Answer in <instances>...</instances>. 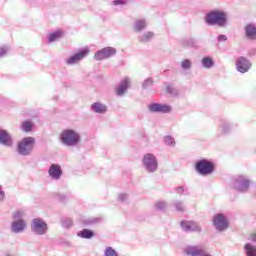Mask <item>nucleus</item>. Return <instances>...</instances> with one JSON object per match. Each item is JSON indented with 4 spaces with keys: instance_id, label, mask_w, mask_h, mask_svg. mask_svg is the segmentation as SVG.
<instances>
[{
    "instance_id": "bb28decb",
    "label": "nucleus",
    "mask_w": 256,
    "mask_h": 256,
    "mask_svg": "<svg viewBox=\"0 0 256 256\" xmlns=\"http://www.w3.org/2000/svg\"><path fill=\"white\" fill-rule=\"evenodd\" d=\"M61 37H63V31L58 30V31H55V32L49 34L48 41H49V43H53L55 41H58V39H61Z\"/></svg>"
},
{
    "instance_id": "0eeeda50",
    "label": "nucleus",
    "mask_w": 256,
    "mask_h": 256,
    "mask_svg": "<svg viewBox=\"0 0 256 256\" xmlns=\"http://www.w3.org/2000/svg\"><path fill=\"white\" fill-rule=\"evenodd\" d=\"M212 223L214 225V229L219 233H223L229 229V219L224 214L218 213L214 215Z\"/></svg>"
},
{
    "instance_id": "a18cd8bd",
    "label": "nucleus",
    "mask_w": 256,
    "mask_h": 256,
    "mask_svg": "<svg viewBox=\"0 0 256 256\" xmlns=\"http://www.w3.org/2000/svg\"><path fill=\"white\" fill-rule=\"evenodd\" d=\"M5 201V191L1 190L0 186V202Z\"/></svg>"
},
{
    "instance_id": "c756f323",
    "label": "nucleus",
    "mask_w": 256,
    "mask_h": 256,
    "mask_svg": "<svg viewBox=\"0 0 256 256\" xmlns=\"http://www.w3.org/2000/svg\"><path fill=\"white\" fill-rule=\"evenodd\" d=\"M21 129L24 133H29V131L33 129V123H31V121H25L21 124Z\"/></svg>"
},
{
    "instance_id": "4c0bfd02",
    "label": "nucleus",
    "mask_w": 256,
    "mask_h": 256,
    "mask_svg": "<svg viewBox=\"0 0 256 256\" xmlns=\"http://www.w3.org/2000/svg\"><path fill=\"white\" fill-rule=\"evenodd\" d=\"M101 221V218H89L85 221V225H95V223H99Z\"/></svg>"
},
{
    "instance_id": "cd10ccee",
    "label": "nucleus",
    "mask_w": 256,
    "mask_h": 256,
    "mask_svg": "<svg viewBox=\"0 0 256 256\" xmlns=\"http://www.w3.org/2000/svg\"><path fill=\"white\" fill-rule=\"evenodd\" d=\"M166 93H168V95H170V97H178L179 96V91L172 84L166 85Z\"/></svg>"
},
{
    "instance_id": "f704fd0d",
    "label": "nucleus",
    "mask_w": 256,
    "mask_h": 256,
    "mask_svg": "<svg viewBox=\"0 0 256 256\" xmlns=\"http://www.w3.org/2000/svg\"><path fill=\"white\" fill-rule=\"evenodd\" d=\"M164 142L166 145L169 147H175V138L171 136H165L164 137Z\"/></svg>"
},
{
    "instance_id": "e433bc0d",
    "label": "nucleus",
    "mask_w": 256,
    "mask_h": 256,
    "mask_svg": "<svg viewBox=\"0 0 256 256\" xmlns=\"http://www.w3.org/2000/svg\"><path fill=\"white\" fill-rule=\"evenodd\" d=\"M149 87H153V78H147L142 84L144 89H149Z\"/></svg>"
},
{
    "instance_id": "5701e85b",
    "label": "nucleus",
    "mask_w": 256,
    "mask_h": 256,
    "mask_svg": "<svg viewBox=\"0 0 256 256\" xmlns=\"http://www.w3.org/2000/svg\"><path fill=\"white\" fill-rule=\"evenodd\" d=\"M77 235L78 237H81V239H93V237H95V232H93V230L85 228L79 231Z\"/></svg>"
},
{
    "instance_id": "dca6fc26",
    "label": "nucleus",
    "mask_w": 256,
    "mask_h": 256,
    "mask_svg": "<svg viewBox=\"0 0 256 256\" xmlns=\"http://www.w3.org/2000/svg\"><path fill=\"white\" fill-rule=\"evenodd\" d=\"M48 175L54 181H59L63 175V170L61 169V165L59 164H51L50 168L48 169Z\"/></svg>"
},
{
    "instance_id": "f03ea898",
    "label": "nucleus",
    "mask_w": 256,
    "mask_h": 256,
    "mask_svg": "<svg viewBox=\"0 0 256 256\" xmlns=\"http://www.w3.org/2000/svg\"><path fill=\"white\" fill-rule=\"evenodd\" d=\"M60 141L66 147H77L81 143V135L73 129H66L61 132Z\"/></svg>"
},
{
    "instance_id": "f8f14e48",
    "label": "nucleus",
    "mask_w": 256,
    "mask_h": 256,
    "mask_svg": "<svg viewBox=\"0 0 256 256\" xmlns=\"http://www.w3.org/2000/svg\"><path fill=\"white\" fill-rule=\"evenodd\" d=\"M253 64L246 57L240 56L236 60V69L239 73H248Z\"/></svg>"
},
{
    "instance_id": "58836bf2",
    "label": "nucleus",
    "mask_w": 256,
    "mask_h": 256,
    "mask_svg": "<svg viewBox=\"0 0 256 256\" xmlns=\"http://www.w3.org/2000/svg\"><path fill=\"white\" fill-rule=\"evenodd\" d=\"M9 53V46L0 47V57H5Z\"/></svg>"
},
{
    "instance_id": "a878e982",
    "label": "nucleus",
    "mask_w": 256,
    "mask_h": 256,
    "mask_svg": "<svg viewBox=\"0 0 256 256\" xmlns=\"http://www.w3.org/2000/svg\"><path fill=\"white\" fill-rule=\"evenodd\" d=\"M244 251L246 256H256V246L252 243H246L244 245Z\"/></svg>"
},
{
    "instance_id": "b1692460",
    "label": "nucleus",
    "mask_w": 256,
    "mask_h": 256,
    "mask_svg": "<svg viewBox=\"0 0 256 256\" xmlns=\"http://www.w3.org/2000/svg\"><path fill=\"white\" fill-rule=\"evenodd\" d=\"M153 37H155V33L148 31L138 36V41L140 43H149V41H151Z\"/></svg>"
},
{
    "instance_id": "412c9836",
    "label": "nucleus",
    "mask_w": 256,
    "mask_h": 256,
    "mask_svg": "<svg viewBox=\"0 0 256 256\" xmlns=\"http://www.w3.org/2000/svg\"><path fill=\"white\" fill-rule=\"evenodd\" d=\"M147 19H136L133 24L134 33H143L148 27Z\"/></svg>"
},
{
    "instance_id": "a19ab883",
    "label": "nucleus",
    "mask_w": 256,
    "mask_h": 256,
    "mask_svg": "<svg viewBox=\"0 0 256 256\" xmlns=\"http://www.w3.org/2000/svg\"><path fill=\"white\" fill-rule=\"evenodd\" d=\"M112 5H114V6L127 5V1H125V0H114V1H112Z\"/></svg>"
},
{
    "instance_id": "c03bdc74",
    "label": "nucleus",
    "mask_w": 256,
    "mask_h": 256,
    "mask_svg": "<svg viewBox=\"0 0 256 256\" xmlns=\"http://www.w3.org/2000/svg\"><path fill=\"white\" fill-rule=\"evenodd\" d=\"M175 191H176V193H177L178 195H183V193L185 192V189H183V187H177V188L175 189Z\"/></svg>"
},
{
    "instance_id": "f3484780",
    "label": "nucleus",
    "mask_w": 256,
    "mask_h": 256,
    "mask_svg": "<svg viewBox=\"0 0 256 256\" xmlns=\"http://www.w3.org/2000/svg\"><path fill=\"white\" fill-rule=\"evenodd\" d=\"M129 85H131V80L129 78L123 79L115 88L116 95L118 97H123V95L127 93V89H129Z\"/></svg>"
},
{
    "instance_id": "2f4dec72",
    "label": "nucleus",
    "mask_w": 256,
    "mask_h": 256,
    "mask_svg": "<svg viewBox=\"0 0 256 256\" xmlns=\"http://www.w3.org/2000/svg\"><path fill=\"white\" fill-rule=\"evenodd\" d=\"M193 65V62L189 59H185L181 62V67L184 69V71H189Z\"/></svg>"
},
{
    "instance_id": "39448f33",
    "label": "nucleus",
    "mask_w": 256,
    "mask_h": 256,
    "mask_svg": "<svg viewBox=\"0 0 256 256\" xmlns=\"http://www.w3.org/2000/svg\"><path fill=\"white\" fill-rule=\"evenodd\" d=\"M30 229L34 235H47L49 233V224L43 218H34L31 221Z\"/></svg>"
},
{
    "instance_id": "c85d7f7f",
    "label": "nucleus",
    "mask_w": 256,
    "mask_h": 256,
    "mask_svg": "<svg viewBox=\"0 0 256 256\" xmlns=\"http://www.w3.org/2000/svg\"><path fill=\"white\" fill-rule=\"evenodd\" d=\"M173 206L175 207L176 211H178L179 213L185 212V202L181 200H175L173 202Z\"/></svg>"
},
{
    "instance_id": "72a5a7b5",
    "label": "nucleus",
    "mask_w": 256,
    "mask_h": 256,
    "mask_svg": "<svg viewBox=\"0 0 256 256\" xmlns=\"http://www.w3.org/2000/svg\"><path fill=\"white\" fill-rule=\"evenodd\" d=\"M104 256H119V254L117 251H115V249H113V247H106Z\"/></svg>"
},
{
    "instance_id": "2eb2a0df",
    "label": "nucleus",
    "mask_w": 256,
    "mask_h": 256,
    "mask_svg": "<svg viewBox=\"0 0 256 256\" xmlns=\"http://www.w3.org/2000/svg\"><path fill=\"white\" fill-rule=\"evenodd\" d=\"M0 145L13 147V136L5 129H0Z\"/></svg>"
},
{
    "instance_id": "7c9ffc66",
    "label": "nucleus",
    "mask_w": 256,
    "mask_h": 256,
    "mask_svg": "<svg viewBox=\"0 0 256 256\" xmlns=\"http://www.w3.org/2000/svg\"><path fill=\"white\" fill-rule=\"evenodd\" d=\"M23 217H25V212L22 210H18L13 213L14 221H23Z\"/></svg>"
},
{
    "instance_id": "9b49d317",
    "label": "nucleus",
    "mask_w": 256,
    "mask_h": 256,
    "mask_svg": "<svg viewBox=\"0 0 256 256\" xmlns=\"http://www.w3.org/2000/svg\"><path fill=\"white\" fill-rule=\"evenodd\" d=\"M87 55H89V49H87V48L82 49V50L78 51L77 53H75L74 55L67 58L65 60V63H66V65H77V63H79L80 61H83V59H85V57H87Z\"/></svg>"
},
{
    "instance_id": "aec40b11",
    "label": "nucleus",
    "mask_w": 256,
    "mask_h": 256,
    "mask_svg": "<svg viewBox=\"0 0 256 256\" xmlns=\"http://www.w3.org/2000/svg\"><path fill=\"white\" fill-rule=\"evenodd\" d=\"M245 37L250 41H255L256 39V25L253 23H248L244 27Z\"/></svg>"
},
{
    "instance_id": "f257e3e1",
    "label": "nucleus",
    "mask_w": 256,
    "mask_h": 256,
    "mask_svg": "<svg viewBox=\"0 0 256 256\" xmlns=\"http://www.w3.org/2000/svg\"><path fill=\"white\" fill-rule=\"evenodd\" d=\"M204 23L209 27H227V14L222 10H212L205 15Z\"/></svg>"
},
{
    "instance_id": "20e7f679",
    "label": "nucleus",
    "mask_w": 256,
    "mask_h": 256,
    "mask_svg": "<svg viewBox=\"0 0 256 256\" xmlns=\"http://www.w3.org/2000/svg\"><path fill=\"white\" fill-rule=\"evenodd\" d=\"M142 165L146 173H156V171L159 169V161L157 160V156L152 153L144 154L142 158Z\"/></svg>"
},
{
    "instance_id": "49530a36",
    "label": "nucleus",
    "mask_w": 256,
    "mask_h": 256,
    "mask_svg": "<svg viewBox=\"0 0 256 256\" xmlns=\"http://www.w3.org/2000/svg\"><path fill=\"white\" fill-rule=\"evenodd\" d=\"M250 241H252V243H256V234H252L250 236Z\"/></svg>"
},
{
    "instance_id": "ea45409f",
    "label": "nucleus",
    "mask_w": 256,
    "mask_h": 256,
    "mask_svg": "<svg viewBox=\"0 0 256 256\" xmlns=\"http://www.w3.org/2000/svg\"><path fill=\"white\" fill-rule=\"evenodd\" d=\"M127 199H129V195H127V194H120L118 196V201H120L121 203H125V201H127Z\"/></svg>"
},
{
    "instance_id": "6ab92c4d",
    "label": "nucleus",
    "mask_w": 256,
    "mask_h": 256,
    "mask_svg": "<svg viewBox=\"0 0 256 256\" xmlns=\"http://www.w3.org/2000/svg\"><path fill=\"white\" fill-rule=\"evenodd\" d=\"M27 228V223L25 220H14L11 223V231L12 233H23L25 229Z\"/></svg>"
},
{
    "instance_id": "393cba45",
    "label": "nucleus",
    "mask_w": 256,
    "mask_h": 256,
    "mask_svg": "<svg viewBox=\"0 0 256 256\" xmlns=\"http://www.w3.org/2000/svg\"><path fill=\"white\" fill-rule=\"evenodd\" d=\"M201 65L204 69H212V67H215V61L210 56H206L202 58Z\"/></svg>"
},
{
    "instance_id": "7ed1b4c3",
    "label": "nucleus",
    "mask_w": 256,
    "mask_h": 256,
    "mask_svg": "<svg viewBox=\"0 0 256 256\" xmlns=\"http://www.w3.org/2000/svg\"><path fill=\"white\" fill-rule=\"evenodd\" d=\"M33 149H35V138L33 137L23 138L16 146L18 155H21L22 157H29V155L33 153Z\"/></svg>"
},
{
    "instance_id": "4be33fe9",
    "label": "nucleus",
    "mask_w": 256,
    "mask_h": 256,
    "mask_svg": "<svg viewBox=\"0 0 256 256\" xmlns=\"http://www.w3.org/2000/svg\"><path fill=\"white\" fill-rule=\"evenodd\" d=\"M91 110L94 113H98L100 115H104V113H107V105L101 103V102H94L91 105Z\"/></svg>"
},
{
    "instance_id": "ddd939ff",
    "label": "nucleus",
    "mask_w": 256,
    "mask_h": 256,
    "mask_svg": "<svg viewBox=\"0 0 256 256\" xmlns=\"http://www.w3.org/2000/svg\"><path fill=\"white\" fill-rule=\"evenodd\" d=\"M150 113H171L173 108L168 104L152 103L148 106Z\"/></svg>"
},
{
    "instance_id": "423d86ee",
    "label": "nucleus",
    "mask_w": 256,
    "mask_h": 256,
    "mask_svg": "<svg viewBox=\"0 0 256 256\" xmlns=\"http://www.w3.org/2000/svg\"><path fill=\"white\" fill-rule=\"evenodd\" d=\"M195 169L199 175L205 177L215 171V164L207 159H201L196 162Z\"/></svg>"
},
{
    "instance_id": "c9c22d12",
    "label": "nucleus",
    "mask_w": 256,
    "mask_h": 256,
    "mask_svg": "<svg viewBox=\"0 0 256 256\" xmlns=\"http://www.w3.org/2000/svg\"><path fill=\"white\" fill-rule=\"evenodd\" d=\"M62 227L70 229V227H73V220L71 218H65L62 220Z\"/></svg>"
},
{
    "instance_id": "9d476101",
    "label": "nucleus",
    "mask_w": 256,
    "mask_h": 256,
    "mask_svg": "<svg viewBox=\"0 0 256 256\" xmlns=\"http://www.w3.org/2000/svg\"><path fill=\"white\" fill-rule=\"evenodd\" d=\"M180 227L185 233H201L202 231L201 225L195 221H182Z\"/></svg>"
},
{
    "instance_id": "1a4fd4ad",
    "label": "nucleus",
    "mask_w": 256,
    "mask_h": 256,
    "mask_svg": "<svg viewBox=\"0 0 256 256\" xmlns=\"http://www.w3.org/2000/svg\"><path fill=\"white\" fill-rule=\"evenodd\" d=\"M251 185V180H249L245 176H237L234 179V189L239 193H247L249 191V187Z\"/></svg>"
},
{
    "instance_id": "79ce46f5",
    "label": "nucleus",
    "mask_w": 256,
    "mask_h": 256,
    "mask_svg": "<svg viewBox=\"0 0 256 256\" xmlns=\"http://www.w3.org/2000/svg\"><path fill=\"white\" fill-rule=\"evenodd\" d=\"M217 41H218V43H223V42L227 41V35H223V34L218 35Z\"/></svg>"
},
{
    "instance_id": "a211bd4d",
    "label": "nucleus",
    "mask_w": 256,
    "mask_h": 256,
    "mask_svg": "<svg viewBox=\"0 0 256 256\" xmlns=\"http://www.w3.org/2000/svg\"><path fill=\"white\" fill-rule=\"evenodd\" d=\"M233 129V124L227 120H221L218 125V134L219 135H229Z\"/></svg>"
},
{
    "instance_id": "473e14b6",
    "label": "nucleus",
    "mask_w": 256,
    "mask_h": 256,
    "mask_svg": "<svg viewBox=\"0 0 256 256\" xmlns=\"http://www.w3.org/2000/svg\"><path fill=\"white\" fill-rule=\"evenodd\" d=\"M155 209H157V211H165V209H167V202L165 201L156 202Z\"/></svg>"
},
{
    "instance_id": "37998d69",
    "label": "nucleus",
    "mask_w": 256,
    "mask_h": 256,
    "mask_svg": "<svg viewBox=\"0 0 256 256\" xmlns=\"http://www.w3.org/2000/svg\"><path fill=\"white\" fill-rule=\"evenodd\" d=\"M57 199H59V201H65L67 199V194H58Z\"/></svg>"
},
{
    "instance_id": "6e6552de",
    "label": "nucleus",
    "mask_w": 256,
    "mask_h": 256,
    "mask_svg": "<svg viewBox=\"0 0 256 256\" xmlns=\"http://www.w3.org/2000/svg\"><path fill=\"white\" fill-rule=\"evenodd\" d=\"M115 55H117V49L108 46L96 51L94 59L95 61H105V59H111V57H115Z\"/></svg>"
},
{
    "instance_id": "4468645a",
    "label": "nucleus",
    "mask_w": 256,
    "mask_h": 256,
    "mask_svg": "<svg viewBox=\"0 0 256 256\" xmlns=\"http://www.w3.org/2000/svg\"><path fill=\"white\" fill-rule=\"evenodd\" d=\"M184 252L188 256H213L207 253L201 246H188L184 249Z\"/></svg>"
}]
</instances>
